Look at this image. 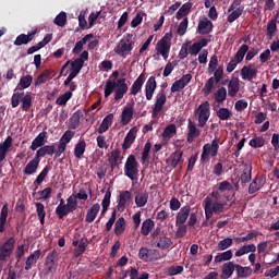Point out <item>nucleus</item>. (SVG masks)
<instances>
[{
	"mask_svg": "<svg viewBox=\"0 0 279 279\" xmlns=\"http://www.w3.org/2000/svg\"><path fill=\"white\" fill-rule=\"evenodd\" d=\"M118 77L119 71H113L110 76L111 80H108L105 85V97H110L114 93V101H121L130 90L128 83H125L126 80Z\"/></svg>",
	"mask_w": 279,
	"mask_h": 279,
	"instance_id": "f257e3e1",
	"label": "nucleus"
},
{
	"mask_svg": "<svg viewBox=\"0 0 279 279\" xmlns=\"http://www.w3.org/2000/svg\"><path fill=\"white\" fill-rule=\"evenodd\" d=\"M22 101V110L24 112H28L29 108H32V95L27 93L25 95V92H16L14 89V93L11 97V106L12 108H19Z\"/></svg>",
	"mask_w": 279,
	"mask_h": 279,
	"instance_id": "f03ea898",
	"label": "nucleus"
},
{
	"mask_svg": "<svg viewBox=\"0 0 279 279\" xmlns=\"http://www.w3.org/2000/svg\"><path fill=\"white\" fill-rule=\"evenodd\" d=\"M138 161L134 154L129 155L124 163V175L132 180V182L138 180Z\"/></svg>",
	"mask_w": 279,
	"mask_h": 279,
	"instance_id": "7ed1b4c3",
	"label": "nucleus"
},
{
	"mask_svg": "<svg viewBox=\"0 0 279 279\" xmlns=\"http://www.w3.org/2000/svg\"><path fill=\"white\" fill-rule=\"evenodd\" d=\"M132 34H128L126 36H124V38L121 39L119 44L114 47V53H118V56H121V58H128V56H130V53H132V50L134 49V41H132Z\"/></svg>",
	"mask_w": 279,
	"mask_h": 279,
	"instance_id": "20e7f679",
	"label": "nucleus"
},
{
	"mask_svg": "<svg viewBox=\"0 0 279 279\" xmlns=\"http://www.w3.org/2000/svg\"><path fill=\"white\" fill-rule=\"evenodd\" d=\"M58 256H60V254L57 250H52L47 254L44 263V271L46 276H54L56 271H58Z\"/></svg>",
	"mask_w": 279,
	"mask_h": 279,
	"instance_id": "39448f33",
	"label": "nucleus"
},
{
	"mask_svg": "<svg viewBox=\"0 0 279 279\" xmlns=\"http://www.w3.org/2000/svg\"><path fill=\"white\" fill-rule=\"evenodd\" d=\"M219 154V137H215L211 144H205L203 146V153L201 155V162H206L211 158H215Z\"/></svg>",
	"mask_w": 279,
	"mask_h": 279,
	"instance_id": "423d86ee",
	"label": "nucleus"
},
{
	"mask_svg": "<svg viewBox=\"0 0 279 279\" xmlns=\"http://www.w3.org/2000/svg\"><path fill=\"white\" fill-rule=\"evenodd\" d=\"M223 80V68L219 65L218 69L215 70L214 76L209 77L204 86L205 95H210L213 93V88H215V83L219 84Z\"/></svg>",
	"mask_w": 279,
	"mask_h": 279,
	"instance_id": "0eeeda50",
	"label": "nucleus"
},
{
	"mask_svg": "<svg viewBox=\"0 0 279 279\" xmlns=\"http://www.w3.org/2000/svg\"><path fill=\"white\" fill-rule=\"evenodd\" d=\"M197 119H198V128H204L206 123H208V119H210V102L204 101L196 109Z\"/></svg>",
	"mask_w": 279,
	"mask_h": 279,
	"instance_id": "6e6552de",
	"label": "nucleus"
},
{
	"mask_svg": "<svg viewBox=\"0 0 279 279\" xmlns=\"http://www.w3.org/2000/svg\"><path fill=\"white\" fill-rule=\"evenodd\" d=\"M138 258H141V260H144V263H154V260H159V258H161V255L158 250L141 247L138 252Z\"/></svg>",
	"mask_w": 279,
	"mask_h": 279,
	"instance_id": "1a4fd4ad",
	"label": "nucleus"
},
{
	"mask_svg": "<svg viewBox=\"0 0 279 279\" xmlns=\"http://www.w3.org/2000/svg\"><path fill=\"white\" fill-rule=\"evenodd\" d=\"M88 61V50H84L78 58L71 61L70 71L80 75L82 69H84V62Z\"/></svg>",
	"mask_w": 279,
	"mask_h": 279,
	"instance_id": "9d476101",
	"label": "nucleus"
},
{
	"mask_svg": "<svg viewBox=\"0 0 279 279\" xmlns=\"http://www.w3.org/2000/svg\"><path fill=\"white\" fill-rule=\"evenodd\" d=\"M130 204H132V192L130 191H122L118 195V210H125L130 208Z\"/></svg>",
	"mask_w": 279,
	"mask_h": 279,
	"instance_id": "9b49d317",
	"label": "nucleus"
},
{
	"mask_svg": "<svg viewBox=\"0 0 279 279\" xmlns=\"http://www.w3.org/2000/svg\"><path fill=\"white\" fill-rule=\"evenodd\" d=\"M184 156V151L175 150L171 153L169 158L166 159L167 169H177L178 165H182V157Z\"/></svg>",
	"mask_w": 279,
	"mask_h": 279,
	"instance_id": "f8f14e48",
	"label": "nucleus"
},
{
	"mask_svg": "<svg viewBox=\"0 0 279 279\" xmlns=\"http://www.w3.org/2000/svg\"><path fill=\"white\" fill-rule=\"evenodd\" d=\"M167 104V94H165V89H161L160 93L156 96V101L153 108V117H158L160 112H162V108Z\"/></svg>",
	"mask_w": 279,
	"mask_h": 279,
	"instance_id": "ddd939ff",
	"label": "nucleus"
},
{
	"mask_svg": "<svg viewBox=\"0 0 279 279\" xmlns=\"http://www.w3.org/2000/svg\"><path fill=\"white\" fill-rule=\"evenodd\" d=\"M215 25H213V22L208 20V17H204L198 22L197 26V34H201V36H206L208 34H211Z\"/></svg>",
	"mask_w": 279,
	"mask_h": 279,
	"instance_id": "4468645a",
	"label": "nucleus"
},
{
	"mask_svg": "<svg viewBox=\"0 0 279 279\" xmlns=\"http://www.w3.org/2000/svg\"><path fill=\"white\" fill-rule=\"evenodd\" d=\"M203 206L205 210H223V203L221 201L208 196L203 201Z\"/></svg>",
	"mask_w": 279,
	"mask_h": 279,
	"instance_id": "2eb2a0df",
	"label": "nucleus"
},
{
	"mask_svg": "<svg viewBox=\"0 0 279 279\" xmlns=\"http://www.w3.org/2000/svg\"><path fill=\"white\" fill-rule=\"evenodd\" d=\"M202 135V131L197 129V125H195V122L189 119L187 122V143H193L195 138H198V136Z\"/></svg>",
	"mask_w": 279,
	"mask_h": 279,
	"instance_id": "dca6fc26",
	"label": "nucleus"
},
{
	"mask_svg": "<svg viewBox=\"0 0 279 279\" xmlns=\"http://www.w3.org/2000/svg\"><path fill=\"white\" fill-rule=\"evenodd\" d=\"M138 132V129H136V126L132 128L126 136L124 137L123 144H122V149L124 151H128V149H130L132 147V145H134V142L136 141V134Z\"/></svg>",
	"mask_w": 279,
	"mask_h": 279,
	"instance_id": "f3484780",
	"label": "nucleus"
},
{
	"mask_svg": "<svg viewBox=\"0 0 279 279\" xmlns=\"http://www.w3.org/2000/svg\"><path fill=\"white\" fill-rule=\"evenodd\" d=\"M154 243L156 247H159V250H169L171 245H173V242L170 240V238H167L165 235H158L154 233Z\"/></svg>",
	"mask_w": 279,
	"mask_h": 279,
	"instance_id": "a211bd4d",
	"label": "nucleus"
},
{
	"mask_svg": "<svg viewBox=\"0 0 279 279\" xmlns=\"http://www.w3.org/2000/svg\"><path fill=\"white\" fill-rule=\"evenodd\" d=\"M156 88H158V85L156 83V76H150L145 85V95L147 101H151L154 98V93L156 92Z\"/></svg>",
	"mask_w": 279,
	"mask_h": 279,
	"instance_id": "6ab92c4d",
	"label": "nucleus"
},
{
	"mask_svg": "<svg viewBox=\"0 0 279 279\" xmlns=\"http://www.w3.org/2000/svg\"><path fill=\"white\" fill-rule=\"evenodd\" d=\"M265 182H266L265 177L263 175L255 177V179L251 182L248 186V194L254 195V193L260 191V189L265 186Z\"/></svg>",
	"mask_w": 279,
	"mask_h": 279,
	"instance_id": "aec40b11",
	"label": "nucleus"
},
{
	"mask_svg": "<svg viewBox=\"0 0 279 279\" xmlns=\"http://www.w3.org/2000/svg\"><path fill=\"white\" fill-rule=\"evenodd\" d=\"M257 73L258 70H256V68H252V64L244 65L240 71L242 80H247V82H252V80L256 77Z\"/></svg>",
	"mask_w": 279,
	"mask_h": 279,
	"instance_id": "412c9836",
	"label": "nucleus"
},
{
	"mask_svg": "<svg viewBox=\"0 0 279 279\" xmlns=\"http://www.w3.org/2000/svg\"><path fill=\"white\" fill-rule=\"evenodd\" d=\"M132 119H134V102L123 108L121 114L122 125H128V123H130Z\"/></svg>",
	"mask_w": 279,
	"mask_h": 279,
	"instance_id": "4be33fe9",
	"label": "nucleus"
},
{
	"mask_svg": "<svg viewBox=\"0 0 279 279\" xmlns=\"http://www.w3.org/2000/svg\"><path fill=\"white\" fill-rule=\"evenodd\" d=\"M12 136L9 135L2 143H0V162L5 160V157L10 151V147H12Z\"/></svg>",
	"mask_w": 279,
	"mask_h": 279,
	"instance_id": "5701e85b",
	"label": "nucleus"
},
{
	"mask_svg": "<svg viewBox=\"0 0 279 279\" xmlns=\"http://www.w3.org/2000/svg\"><path fill=\"white\" fill-rule=\"evenodd\" d=\"M234 271H236V264L234 262L225 263L221 267V279L232 278Z\"/></svg>",
	"mask_w": 279,
	"mask_h": 279,
	"instance_id": "b1692460",
	"label": "nucleus"
},
{
	"mask_svg": "<svg viewBox=\"0 0 279 279\" xmlns=\"http://www.w3.org/2000/svg\"><path fill=\"white\" fill-rule=\"evenodd\" d=\"M46 138H47V131H43L40 132L32 142V145L29 146V149L32 151H36V149H38L39 147L41 148L45 143H46Z\"/></svg>",
	"mask_w": 279,
	"mask_h": 279,
	"instance_id": "393cba45",
	"label": "nucleus"
},
{
	"mask_svg": "<svg viewBox=\"0 0 279 279\" xmlns=\"http://www.w3.org/2000/svg\"><path fill=\"white\" fill-rule=\"evenodd\" d=\"M156 51L162 56L163 60H167V58H169V51H171V43L159 40L156 46Z\"/></svg>",
	"mask_w": 279,
	"mask_h": 279,
	"instance_id": "a878e982",
	"label": "nucleus"
},
{
	"mask_svg": "<svg viewBox=\"0 0 279 279\" xmlns=\"http://www.w3.org/2000/svg\"><path fill=\"white\" fill-rule=\"evenodd\" d=\"M40 165V159L36 156L26 165L24 169V175H34L36 171H38V167Z\"/></svg>",
	"mask_w": 279,
	"mask_h": 279,
	"instance_id": "bb28decb",
	"label": "nucleus"
},
{
	"mask_svg": "<svg viewBox=\"0 0 279 279\" xmlns=\"http://www.w3.org/2000/svg\"><path fill=\"white\" fill-rule=\"evenodd\" d=\"M56 154V146L53 145H44L36 151V158L40 160V158H45V156H53Z\"/></svg>",
	"mask_w": 279,
	"mask_h": 279,
	"instance_id": "cd10ccee",
	"label": "nucleus"
},
{
	"mask_svg": "<svg viewBox=\"0 0 279 279\" xmlns=\"http://www.w3.org/2000/svg\"><path fill=\"white\" fill-rule=\"evenodd\" d=\"M112 121H114L113 113H109L108 116H106L97 130L98 134H104L105 132H108L110 125H112Z\"/></svg>",
	"mask_w": 279,
	"mask_h": 279,
	"instance_id": "c85d7f7f",
	"label": "nucleus"
},
{
	"mask_svg": "<svg viewBox=\"0 0 279 279\" xmlns=\"http://www.w3.org/2000/svg\"><path fill=\"white\" fill-rule=\"evenodd\" d=\"M94 37H95V35H93V34L85 35L81 40H78L75 44L74 48L72 49V53L74 56L82 53V50L84 49V45H86V43H88V40H90V38H94Z\"/></svg>",
	"mask_w": 279,
	"mask_h": 279,
	"instance_id": "c756f323",
	"label": "nucleus"
},
{
	"mask_svg": "<svg viewBox=\"0 0 279 279\" xmlns=\"http://www.w3.org/2000/svg\"><path fill=\"white\" fill-rule=\"evenodd\" d=\"M34 36H36V32H33L28 35H25V34L19 35L14 40L15 47H21L22 45H28V43H32L34 40Z\"/></svg>",
	"mask_w": 279,
	"mask_h": 279,
	"instance_id": "7c9ffc66",
	"label": "nucleus"
},
{
	"mask_svg": "<svg viewBox=\"0 0 279 279\" xmlns=\"http://www.w3.org/2000/svg\"><path fill=\"white\" fill-rule=\"evenodd\" d=\"M145 84V73H142L132 84L130 95H138Z\"/></svg>",
	"mask_w": 279,
	"mask_h": 279,
	"instance_id": "2f4dec72",
	"label": "nucleus"
},
{
	"mask_svg": "<svg viewBox=\"0 0 279 279\" xmlns=\"http://www.w3.org/2000/svg\"><path fill=\"white\" fill-rule=\"evenodd\" d=\"M149 199V193L147 191H140L135 195V204L137 208H143V206L147 205V202Z\"/></svg>",
	"mask_w": 279,
	"mask_h": 279,
	"instance_id": "473e14b6",
	"label": "nucleus"
},
{
	"mask_svg": "<svg viewBox=\"0 0 279 279\" xmlns=\"http://www.w3.org/2000/svg\"><path fill=\"white\" fill-rule=\"evenodd\" d=\"M38 258H40V250L35 251L26 258L25 271H29L38 263Z\"/></svg>",
	"mask_w": 279,
	"mask_h": 279,
	"instance_id": "72a5a7b5",
	"label": "nucleus"
},
{
	"mask_svg": "<svg viewBox=\"0 0 279 279\" xmlns=\"http://www.w3.org/2000/svg\"><path fill=\"white\" fill-rule=\"evenodd\" d=\"M240 181L242 184H247V182H252V165L244 163L243 165V172L240 177Z\"/></svg>",
	"mask_w": 279,
	"mask_h": 279,
	"instance_id": "f704fd0d",
	"label": "nucleus"
},
{
	"mask_svg": "<svg viewBox=\"0 0 279 279\" xmlns=\"http://www.w3.org/2000/svg\"><path fill=\"white\" fill-rule=\"evenodd\" d=\"M81 117H84V113L82 112V110H77L72 114L69 122L70 130H77V128H80Z\"/></svg>",
	"mask_w": 279,
	"mask_h": 279,
	"instance_id": "c9c22d12",
	"label": "nucleus"
},
{
	"mask_svg": "<svg viewBox=\"0 0 279 279\" xmlns=\"http://www.w3.org/2000/svg\"><path fill=\"white\" fill-rule=\"evenodd\" d=\"M178 134V128L174 123H171L167 125L162 132V138L163 141H170V138H173Z\"/></svg>",
	"mask_w": 279,
	"mask_h": 279,
	"instance_id": "e433bc0d",
	"label": "nucleus"
},
{
	"mask_svg": "<svg viewBox=\"0 0 279 279\" xmlns=\"http://www.w3.org/2000/svg\"><path fill=\"white\" fill-rule=\"evenodd\" d=\"M32 82H34V76L32 75H25L20 78L19 86L20 88L16 87L15 90H20V93H24L25 88H29L32 86Z\"/></svg>",
	"mask_w": 279,
	"mask_h": 279,
	"instance_id": "4c0bfd02",
	"label": "nucleus"
},
{
	"mask_svg": "<svg viewBox=\"0 0 279 279\" xmlns=\"http://www.w3.org/2000/svg\"><path fill=\"white\" fill-rule=\"evenodd\" d=\"M235 274L238 278H250L252 276V267H243L239 264H235Z\"/></svg>",
	"mask_w": 279,
	"mask_h": 279,
	"instance_id": "58836bf2",
	"label": "nucleus"
},
{
	"mask_svg": "<svg viewBox=\"0 0 279 279\" xmlns=\"http://www.w3.org/2000/svg\"><path fill=\"white\" fill-rule=\"evenodd\" d=\"M193 8V3L191 2H186L184 3L179 11L175 14V19L178 21H182V19H184V16H189L191 9Z\"/></svg>",
	"mask_w": 279,
	"mask_h": 279,
	"instance_id": "ea45409f",
	"label": "nucleus"
},
{
	"mask_svg": "<svg viewBox=\"0 0 279 279\" xmlns=\"http://www.w3.org/2000/svg\"><path fill=\"white\" fill-rule=\"evenodd\" d=\"M277 32H278V22H277V19H272L270 22H268L267 28H266V36L268 40H271V38H274Z\"/></svg>",
	"mask_w": 279,
	"mask_h": 279,
	"instance_id": "a19ab883",
	"label": "nucleus"
},
{
	"mask_svg": "<svg viewBox=\"0 0 279 279\" xmlns=\"http://www.w3.org/2000/svg\"><path fill=\"white\" fill-rule=\"evenodd\" d=\"M240 90L239 78H232L228 84V95L229 97H236Z\"/></svg>",
	"mask_w": 279,
	"mask_h": 279,
	"instance_id": "79ce46f5",
	"label": "nucleus"
},
{
	"mask_svg": "<svg viewBox=\"0 0 279 279\" xmlns=\"http://www.w3.org/2000/svg\"><path fill=\"white\" fill-rule=\"evenodd\" d=\"M86 247H88V240L86 238H82L78 242V246L74 248L75 258H80V256L86 252Z\"/></svg>",
	"mask_w": 279,
	"mask_h": 279,
	"instance_id": "37998d69",
	"label": "nucleus"
},
{
	"mask_svg": "<svg viewBox=\"0 0 279 279\" xmlns=\"http://www.w3.org/2000/svg\"><path fill=\"white\" fill-rule=\"evenodd\" d=\"M86 153V141L81 140L74 147V156L80 160Z\"/></svg>",
	"mask_w": 279,
	"mask_h": 279,
	"instance_id": "c03bdc74",
	"label": "nucleus"
},
{
	"mask_svg": "<svg viewBox=\"0 0 279 279\" xmlns=\"http://www.w3.org/2000/svg\"><path fill=\"white\" fill-rule=\"evenodd\" d=\"M232 256H233L232 250H228L226 252L218 253L215 256V263H226L228 260H232Z\"/></svg>",
	"mask_w": 279,
	"mask_h": 279,
	"instance_id": "a18cd8bd",
	"label": "nucleus"
},
{
	"mask_svg": "<svg viewBox=\"0 0 279 279\" xmlns=\"http://www.w3.org/2000/svg\"><path fill=\"white\" fill-rule=\"evenodd\" d=\"M226 97H228V90L226 87H220L214 94V99L217 104H223L226 101Z\"/></svg>",
	"mask_w": 279,
	"mask_h": 279,
	"instance_id": "49530a36",
	"label": "nucleus"
},
{
	"mask_svg": "<svg viewBox=\"0 0 279 279\" xmlns=\"http://www.w3.org/2000/svg\"><path fill=\"white\" fill-rule=\"evenodd\" d=\"M247 51H250V46H247V44H243L234 54L233 60H236V62L241 63L244 60Z\"/></svg>",
	"mask_w": 279,
	"mask_h": 279,
	"instance_id": "de8ad7c7",
	"label": "nucleus"
},
{
	"mask_svg": "<svg viewBox=\"0 0 279 279\" xmlns=\"http://www.w3.org/2000/svg\"><path fill=\"white\" fill-rule=\"evenodd\" d=\"M247 51H250V46H247V44H243L234 54L233 60H236V62L241 63L244 60Z\"/></svg>",
	"mask_w": 279,
	"mask_h": 279,
	"instance_id": "09e8293b",
	"label": "nucleus"
},
{
	"mask_svg": "<svg viewBox=\"0 0 279 279\" xmlns=\"http://www.w3.org/2000/svg\"><path fill=\"white\" fill-rule=\"evenodd\" d=\"M125 232V218L120 217L114 225V234L121 236Z\"/></svg>",
	"mask_w": 279,
	"mask_h": 279,
	"instance_id": "8fccbe9b",
	"label": "nucleus"
},
{
	"mask_svg": "<svg viewBox=\"0 0 279 279\" xmlns=\"http://www.w3.org/2000/svg\"><path fill=\"white\" fill-rule=\"evenodd\" d=\"M51 77V71L45 70L40 73V75L35 78V86H40L41 84H45L47 80Z\"/></svg>",
	"mask_w": 279,
	"mask_h": 279,
	"instance_id": "3c124183",
	"label": "nucleus"
},
{
	"mask_svg": "<svg viewBox=\"0 0 279 279\" xmlns=\"http://www.w3.org/2000/svg\"><path fill=\"white\" fill-rule=\"evenodd\" d=\"M184 272V266L172 265L167 268L166 274L167 276H180V274Z\"/></svg>",
	"mask_w": 279,
	"mask_h": 279,
	"instance_id": "603ef678",
	"label": "nucleus"
},
{
	"mask_svg": "<svg viewBox=\"0 0 279 279\" xmlns=\"http://www.w3.org/2000/svg\"><path fill=\"white\" fill-rule=\"evenodd\" d=\"M244 10H245V7H239L236 10L231 11V13L227 17L228 23H234V21L240 19Z\"/></svg>",
	"mask_w": 279,
	"mask_h": 279,
	"instance_id": "864d4df0",
	"label": "nucleus"
},
{
	"mask_svg": "<svg viewBox=\"0 0 279 279\" xmlns=\"http://www.w3.org/2000/svg\"><path fill=\"white\" fill-rule=\"evenodd\" d=\"M232 243H234L232 238H226L221 240L217 245L218 252H223L225 250H228V247H232Z\"/></svg>",
	"mask_w": 279,
	"mask_h": 279,
	"instance_id": "5fc2aeb1",
	"label": "nucleus"
},
{
	"mask_svg": "<svg viewBox=\"0 0 279 279\" xmlns=\"http://www.w3.org/2000/svg\"><path fill=\"white\" fill-rule=\"evenodd\" d=\"M73 136H75V131L68 130L63 133V135L59 140V143L63 145H69V143L73 141Z\"/></svg>",
	"mask_w": 279,
	"mask_h": 279,
	"instance_id": "6e6d98bb",
	"label": "nucleus"
},
{
	"mask_svg": "<svg viewBox=\"0 0 279 279\" xmlns=\"http://www.w3.org/2000/svg\"><path fill=\"white\" fill-rule=\"evenodd\" d=\"M149 151H151V142H146L143 151H142V158H141V163L145 165L147 160L149 159Z\"/></svg>",
	"mask_w": 279,
	"mask_h": 279,
	"instance_id": "4d7b16f0",
	"label": "nucleus"
},
{
	"mask_svg": "<svg viewBox=\"0 0 279 279\" xmlns=\"http://www.w3.org/2000/svg\"><path fill=\"white\" fill-rule=\"evenodd\" d=\"M154 228V222L151 219H146L143 223H142V230L141 233L144 236H147L149 234V232H151V229Z\"/></svg>",
	"mask_w": 279,
	"mask_h": 279,
	"instance_id": "13d9d810",
	"label": "nucleus"
},
{
	"mask_svg": "<svg viewBox=\"0 0 279 279\" xmlns=\"http://www.w3.org/2000/svg\"><path fill=\"white\" fill-rule=\"evenodd\" d=\"M216 114L220 121H228L232 117V111L228 108H220Z\"/></svg>",
	"mask_w": 279,
	"mask_h": 279,
	"instance_id": "bf43d9fd",
	"label": "nucleus"
},
{
	"mask_svg": "<svg viewBox=\"0 0 279 279\" xmlns=\"http://www.w3.org/2000/svg\"><path fill=\"white\" fill-rule=\"evenodd\" d=\"M54 25L58 27H64L66 25V12L61 11L53 20Z\"/></svg>",
	"mask_w": 279,
	"mask_h": 279,
	"instance_id": "052dcab7",
	"label": "nucleus"
},
{
	"mask_svg": "<svg viewBox=\"0 0 279 279\" xmlns=\"http://www.w3.org/2000/svg\"><path fill=\"white\" fill-rule=\"evenodd\" d=\"M218 191L220 193H232V191H234V186L232 183H230V181H222L218 184Z\"/></svg>",
	"mask_w": 279,
	"mask_h": 279,
	"instance_id": "680f3d73",
	"label": "nucleus"
},
{
	"mask_svg": "<svg viewBox=\"0 0 279 279\" xmlns=\"http://www.w3.org/2000/svg\"><path fill=\"white\" fill-rule=\"evenodd\" d=\"M50 167L46 166L41 172L38 174V177L36 178V180L34 181L35 185H40L41 182H45V178H47V175H49V171H50Z\"/></svg>",
	"mask_w": 279,
	"mask_h": 279,
	"instance_id": "e2e57ef3",
	"label": "nucleus"
},
{
	"mask_svg": "<svg viewBox=\"0 0 279 279\" xmlns=\"http://www.w3.org/2000/svg\"><path fill=\"white\" fill-rule=\"evenodd\" d=\"M73 97V93L65 92L63 95L59 96L56 100L57 106H66V102Z\"/></svg>",
	"mask_w": 279,
	"mask_h": 279,
	"instance_id": "0e129e2a",
	"label": "nucleus"
},
{
	"mask_svg": "<svg viewBox=\"0 0 279 279\" xmlns=\"http://www.w3.org/2000/svg\"><path fill=\"white\" fill-rule=\"evenodd\" d=\"M248 145L254 149H258L265 145V138L260 136H255L248 142Z\"/></svg>",
	"mask_w": 279,
	"mask_h": 279,
	"instance_id": "69168bd1",
	"label": "nucleus"
},
{
	"mask_svg": "<svg viewBox=\"0 0 279 279\" xmlns=\"http://www.w3.org/2000/svg\"><path fill=\"white\" fill-rule=\"evenodd\" d=\"M130 279H149V275L144 271L138 277V269H136L135 267H131V269H130Z\"/></svg>",
	"mask_w": 279,
	"mask_h": 279,
	"instance_id": "338daca9",
	"label": "nucleus"
},
{
	"mask_svg": "<svg viewBox=\"0 0 279 279\" xmlns=\"http://www.w3.org/2000/svg\"><path fill=\"white\" fill-rule=\"evenodd\" d=\"M186 29H189V17L183 19V21L179 24L177 32L179 36H184V34H186Z\"/></svg>",
	"mask_w": 279,
	"mask_h": 279,
	"instance_id": "774afa93",
	"label": "nucleus"
}]
</instances>
